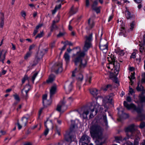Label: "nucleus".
<instances>
[{
  "label": "nucleus",
  "mask_w": 145,
  "mask_h": 145,
  "mask_svg": "<svg viewBox=\"0 0 145 145\" xmlns=\"http://www.w3.org/2000/svg\"><path fill=\"white\" fill-rule=\"evenodd\" d=\"M127 143L128 145H137L138 144L137 142H135L134 144L130 142H129Z\"/></svg>",
  "instance_id": "nucleus-48"
},
{
  "label": "nucleus",
  "mask_w": 145,
  "mask_h": 145,
  "mask_svg": "<svg viewBox=\"0 0 145 145\" xmlns=\"http://www.w3.org/2000/svg\"><path fill=\"white\" fill-rule=\"evenodd\" d=\"M57 122L60 125L61 123V121L60 120H57Z\"/></svg>",
  "instance_id": "nucleus-64"
},
{
  "label": "nucleus",
  "mask_w": 145,
  "mask_h": 145,
  "mask_svg": "<svg viewBox=\"0 0 145 145\" xmlns=\"http://www.w3.org/2000/svg\"><path fill=\"white\" fill-rule=\"evenodd\" d=\"M135 129V125L134 124L130 125L126 129L125 132L127 137V138H130L132 135Z\"/></svg>",
  "instance_id": "nucleus-7"
},
{
  "label": "nucleus",
  "mask_w": 145,
  "mask_h": 145,
  "mask_svg": "<svg viewBox=\"0 0 145 145\" xmlns=\"http://www.w3.org/2000/svg\"><path fill=\"white\" fill-rule=\"evenodd\" d=\"M31 89V86L29 84L26 85L24 89L22 90V93L25 99H27V93Z\"/></svg>",
  "instance_id": "nucleus-8"
},
{
  "label": "nucleus",
  "mask_w": 145,
  "mask_h": 145,
  "mask_svg": "<svg viewBox=\"0 0 145 145\" xmlns=\"http://www.w3.org/2000/svg\"><path fill=\"white\" fill-rule=\"evenodd\" d=\"M13 96L14 97L15 99L17 101H19L20 100V99L18 95L17 94H15L13 95Z\"/></svg>",
  "instance_id": "nucleus-40"
},
{
  "label": "nucleus",
  "mask_w": 145,
  "mask_h": 145,
  "mask_svg": "<svg viewBox=\"0 0 145 145\" xmlns=\"http://www.w3.org/2000/svg\"><path fill=\"white\" fill-rule=\"evenodd\" d=\"M83 78V76L81 74H79L77 77V78L79 81L81 82Z\"/></svg>",
  "instance_id": "nucleus-33"
},
{
  "label": "nucleus",
  "mask_w": 145,
  "mask_h": 145,
  "mask_svg": "<svg viewBox=\"0 0 145 145\" xmlns=\"http://www.w3.org/2000/svg\"><path fill=\"white\" fill-rule=\"evenodd\" d=\"M31 52H27L24 56V59H27L28 58L31 56Z\"/></svg>",
  "instance_id": "nucleus-36"
},
{
  "label": "nucleus",
  "mask_w": 145,
  "mask_h": 145,
  "mask_svg": "<svg viewBox=\"0 0 145 145\" xmlns=\"http://www.w3.org/2000/svg\"><path fill=\"white\" fill-rule=\"evenodd\" d=\"M67 137H66L65 138V139L66 140L71 142L74 140L76 138V136L75 135H73L72 136H70L69 138H67Z\"/></svg>",
  "instance_id": "nucleus-28"
},
{
  "label": "nucleus",
  "mask_w": 145,
  "mask_h": 145,
  "mask_svg": "<svg viewBox=\"0 0 145 145\" xmlns=\"http://www.w3.org/2000/svg\"><path fill=\"white\" fill-rule=\"evenodd\" d=\"M116 57L112 55L110 57L108 58L109 63L106 65L108 69L112 70L114 69V75H117L119 73L120 64L116 60Z\"/></svg>",
  "instance_id": "nucleus-4"
},
{
  "label": "nucleus",
  "mask_w": 145,
  "mask_h": 145,
  "mask_svg": "<svg viewBox=\"0 0 145 145\" xmlns=\"http://www.w3.org/2000/svg\"><path fill=\"white\" fill-rule=\"evenodd\" d=\"M129 93L131 94H132L133 93H134V91L133 89L130 86L129 87Z\"/></svg>",
  "instance_id": "nucleus-51"
},
{
  "label": "nucleus",
  "mask_w": 145,
  "mask_h": 145,
  "mask_svg": "<svg viewBox=\"0 0 145 145\" xmlns=\"http://www.w3.org/2000/svg\"><path fill=\"white\" fill-rule=\"evenodd\" d=\"M48 51L47 49H42L37 54L36 57L39 59L42 58L43 56Z\"/></svg>",
  "instance_id": "nucleus-16"
},
{
  "label": "nucleus",
  "mask_w": 145,
  "mask_h": 145,
  "mask_svg": "<svg viewBox=\"0 0 145 145\" xmlns=\"http://www.w3.org/2000/svg\"><path fill=\"white\" fill-rule=\"evenodd\" d=\"M21 14L23 17H24V18H25V17L26 16V13L25 12H22L21 13Z\"/></svg>",
  "instance_id": "nucleus-55"
},
{
  "label": "nucleus",
  "mask_w": 145,
  "mask_h": 145,
  "mask_svg": "<svg viewBox=\"0 0 145 145\" xmlns=\"http://www.w3.org/2000/svg\"><path fill=\"white\" fill-rule=\"evenodd\" d=\"M85 44L83 48V51L81 50L80 48L77 47L73 49L74 53L72 57L73 61L75 65H79L78 68H76L72 72V76L74 77L75 74L78 72H82L83 69L86 66L87 61L82 58L86 55V52L92 46L91 42L92 40V35L90 34L85 37Z\"/></svg>",
  "instance_id": "nucleus-1"
},
{
  "label": "nucleus",
  "mask_w": 145,
  "mask_h": 145,
  "mask_svg": "<svg viewBox=\"0 0 145 145\" xmlns=\"http://www.w3.org/2000/svg\"><path fill=\"white\" fill-rule=\"evenodd\" d=\"M65 34L64 33L60 32L57 35V37L58 38L64 35Z\"/></svg>",
  "instance_id": "nucleus-49"
},
{
  "label": "nucleus",
  "mask_w": 145,
  "mask_h": 145,
  "mask_svg": "<svg viewBox=\"0 0 145 145\" xmlns=\"http://www.w3.org/2000/svg\"><path fill=\"white\" fill-rule=\"evenodd\" d=\"M0 14L1 22H0V26L1 28H2L3 27L4 24V14L3 13L1 12Z\"/></svg>",
  "instance_id": "nucleus-22"
},
{
  "label": "nucleus",
  "mask_w": 145,
  "mask_h": 145,
  "mask_svg": "<svg viewBox=\"0 0 145 145\" xmlns=\"http://www.w3.org/2000/svg\"><path fill=\"white\" fill-rule=\"evenodd\" d=\"M124 24L123 23H122L121 24V27L120 29V31H121L120 33V35H123L124 37H125L126 36V35L125 34L126 32L125 30V28L124 27Z\"/></svg>",
  "instance_id": "nucleus-20"
},
{
  "label": "nucleus",
  "mask_w": 145,
  "mask_h": 145,
  "mask_svg": "<svg viewBox=\"0 0 145 145\" xmlns=\"http://www.w3.org/2000/svg\"><path fill=\"white\" fill-rule=\"evenodd\" d=\"M17 125L18 126V128L19 129H20L22 128V126L18 122L17 123Z\"/></svg>",
  "instance_id": "nucleus-60"
},
{
  "label": "nucleus",
  "mask_w": 145,
  "mask_h": 145,
  "mask_svg": "<svg viewBox=\"0 0 145 145\" xmlns=\"http://www.w3.org/2000/svg\"><path fill=\"white\" fill-rule=\"evenodd\" d=\"M35 46V45L34 44L30 45L29 48V52H31V51L34 48Z\"/></svg>",
  "instance_id": "nucleus-47"
},
{
  "label": "nucleus",
  "mask_w": 145,
  "mask_h": 145,
  "mask_svg": "<svg viewBox=\"0 0 145 145\" xmlns=\"http://www.w3.org/2000/svg\"><path fill=\"white\" fill-rule=\"evenodd\" d=\"M94 22L93 19L89 18L88 20V26L86 28L88 29H90L94 26Z\"/></svg>",
  "instance_id": "nucleus-17"
},
{
  "label": "nucleus",
  "mask_w": 145,
  "mask_h": 145,
  "mask_svg": "<svg viewBox=\"0 0 145 145\" xmlns=\"http://www.w3.org/2000/svg\"><path fill=\"white\" fill-rule=\"evenodd\" d=\"M126 15L127 19H129L131 17L130 13L129 12H126Z\"/></svg>",
  "instance_id": "nucleus-44"
},
{
  "label": "nucleus",
  "mask_w": 145,
  "mask_h": 145,
  "mask_svg": "<svg viewBox=\"0 0 145 145\" xmlns=\"http://www.w3.org/2000/svg\"><path fill=\"white\" fill-rule=\"evenodd\" d=\"M97 1H95L92 5V7H96L97 4Z\"/></svg>",
  "instance_id": "nucleus-57"
},
{
  "label": "nucleus",
  "mask_w": 145,
  "mask_h": 145,
  "mask_svg": "<svg viewBox=\"0 0 145 145\" xmlns=\"http://www.w3.org/2000/svg\"><path fill=\"white\" fill-rule=\"evenodd\" d=\"M128 78L129 79L130 82V83L131 85H132L133 84V82L132 81V80L134 79H135V77L134 76V73H131V74L130 76H128Z\"/></svg>",
  "instance_id": "nucleus-29"
},
{
  "label": "nucleus",
  "mask_w": 145,
  "mask_h": 145,
  "mask_svg": "<svg viewBox=\"0 0 145 145\" xmlns=\"http://www.w3.org/2000/svg\"><path fill=\"white\" fill-rule=\"evenodd\" d=\"M90 139V138L88 136L85 134L84 135L81 137L80 140V144H87L89 142Z\"/></svg>",
  "instance_id": "nucleus-11"
},
{
  "label": "nucleus",
  "mask_w": 145,
  "mask_h": 145,
  "mask_svg": "<svg viewBox=\"0 0 145 145\" xmlns=\"http://www.w3.org/2000/svg\"><path fill=\"white\" fill-rule=\"evenodd\" d=\"M7 53V51L6 50L0 48V62L4 63V61L5 59V56Z\"/></svg>",
  "instance_id": "nucleus-12"
},
{
  "label": "nucleus",
  "mask_w": 145,
  "mask_h": 145,
  "mask_svg": "<svg viewBox=\"0 0 145 145\" xmlns=\"http://www.w3.org/2000/svg\"><path fill=\"white\" fill-rule=\"evenodd\" d=\"M55 42V41H54L53 42H52L50 46L52 48H53L54 46Z\"/></svg>",
  "instance_id": "nucleus-61"
},
{
  "label": "nucleus",
  "mask_w": 145,
  "mask_h": 145,
  "mask_svg": "<svg viewBox=\"0 0 145 145\" xmlns=\"http://www.w3.org/2000/svg\"><path fill=\"white\" fill-rule=\"evenodd\" d=\"M29 6L30 7L32 8V9H33L34 8H35V6L33 4H29Z\"/></svg>",
  "instance_id": "nucleus-59"
},
{
  "label": "nucleus",
  "mask_w": 145,
  "mask_h": 145,
  "mask_svg": "<svg viewBox=\"0 0 145 145\" xmlns=\"http://www.w3.org/2000/svg\"><path fill=\"white\" fill-rule=\"evenodd\" d=\"M59 21V20L57 21L54 20L53 21L52 24V27L53 28H54L55 27H56V26L55 25V24Z\"/></svg>",
  "instance_id": "nucleus-45"
},
{
  "label": "nucleus",
  "mask_w": 145,
  "mask_h": 145,
  "mask_svg": "<svg viewBox=\"0 0 145 145\" xmlns=\"http://www.w3.org/2000/svg\"><path fill=\"white\" fill-rule=\"evenodd\" d=\"M145 126V123L144 122H142L141 123L139 126V127L141 129L143 128Z\"/></svg>",
  "instance_id": "nucleus-46"
},
{
  "label": "nucleus",
  "mask_w": 145,
  "mask_h": 145,
  "mask_svg": "<svg viewBox=\"0 0 145 145\" xmlns=\"http://www.w3.org/2000/svg\"><path fill=\"white\" fill-rule=\"evenodd\" d=\"M77 11V10L74 9L73 7H72L70 10V13L71 14H72L75 13Z\"/></svg>",
  "instance_id": "nucleus-35"
},
{
  "label": "nucleus",
  "mask_w": 145,
  "mask_h": 145,
  "mask_svg": "<svg viewBox=\"0 0 145 145\" xmlns=\"http://www.w3.org/2000/svg\"><path fill=\"white\" fill-rule=\"evenodd\" d=\"M136 89L138 91H142V92L144 93L145 92V90L144 89L143 87L140 85V86L139 82L138 83V86Z\"/></svg>",
  "instance_id": "nucleus-27"
},
{
  "label": "nucleus",
  "mask_w": 145,
  "mask_h": 145,
  "mask_svg": "<svg viewBox=\"0 0 145 145\" xmlns=\"http://www.w3.org/2000/svg\"><path fill=\"white\" fill-rule=\"evenodd\" d=\"M55 132L56 134H57L59 135H60V128L57 126H56V127Z\"/></svg>",
  "instance_id": "nucleus-30"
},
{
  "label": "nucleus",
  "mask_w": 145,
  "mask_h": 145,
  "mask_svg": "<svg viewBox=\"0 0 145 145\" xmlns=\"http://www.w3.org/2000/svg\"><path fill=\"white\" fill-rule=\"evenodd\" d=\"M107 42L105 40H101L99 45V48L104 53H106L108 50Z\"/></svg>",
  "instance_id": "nucleus-6"
},
{
  "label": "nucleus",
  "mask_w": 145,
  "mask_h": 145,
  "mask_svg": "<svg viewBox=\"0 0 145 145\" xmlns=\"http://www.w3.org/2000/svg\"><path fill=\"white\" fill-rule=\"evenodd\" d=\"M49 124L51 126V129H53V125L52 122V121L50 120H47V121L44 122V126L46 128L43 133V135L45 136H46L48 134L49 132V129L47 128L48 125L46 123Z\"/></svg>",
  "instance_id": "nucleus-9"
},
{
  "label": "nucleus",
  "mask_w": 145,
  "mask_h": 145,
  "mask_svg": "<svg viewBox=\"0 0 145 145\" xmlns=\"http://www.w3.org/2000/svg\"><path fill=\"white\" fill-rule=\"evenodd\" d=\"M114 52L121 56H123L125 53L124 51L121 50L119 48H118L116 49L115 50Z\"/></svg>",
  "instance_id": "nucleus-21"
},
{
  "label": "nucleus",
  "mask_w": 145,
  "mask_h": 145,
  "mask_svg": "<svg viewBox=\"0 0 145 145\" xmlns=\"http://www.w3.org/2000/svg\"><path fill=\"white\" fill-rule=\"evenodd\" d=\"M57 91V86L54 85L52 86L50 89V97L51 99Z\"/></svg>",
  "instance_id": "nucleus-15"
},
{
  "label": "nucleus",
  "mask_w": 145,
  "mask_h": 145,
  "mask_svg": "<svg viewBox=\"0 0 145 145\" xmlns=\"http://www.w3.org/2000/svg\"><path fill=\"white\" fill-rule=\"evenodd\" d=\"M137 3H140L142 2V0H134Z\"/></svg>",
  "instance_id": "nucleus-62"
},
{
  "label": "nucleus",
  "mask_w": 145,
  "mask_h": 145,
  "mask_svg": "<svg viewBox=\"0 0 145 145\" xmlns=\"http://www.w3.org/2000/svg\"><path fill=\"white\" fill-rule=\"evenodd\" d=\"M89 5V0H86V5L87 7H88Z\"/></svg>",
  "instance_id": "nucleus-53"
},
{
  "label": "nucleus",
  "mask_w": 145,
  "mask_h": 145,
  "mask_svg": "<svg viewBox=\"0 0 145 145\" xmlns=\"http://www.w3.org/2000/svg\"><path fill=\"white\" fill-rule=\"evenodd\" d=\"M42 25H43V24H40L36 26V29H38Z\"/></svg>",
  "instance_id": "nucleus-56"
},
{
  "label": "nucleus",
  "mask_w": 145,
  "mask_h": 145,
  "mask_svg": "<svg viewBox=\"0 0 145 145\" xmlns=\"http://www.w3.org/2000/svg\"><path fill=\"white\" fill-rule=\"evenodd\" d=\"M95 125H93L90 129V133L92 137L96 138L98 139H101L103 138V129L100 125V124L95 119Z\"/></svg>",
  "instance_id": "nucleus-2"
},
{
  "label": "nucleus",
  "mask_w": 145,
  "mask_h": 145,
  "mask_svg": "<svg viewBox=\"0 0 145 145\" xmlns=\"http://www.w3.org/2000/svg\"><path fill=\"white\" fill-rule=\"evenodd\" d=\"M67 108L65 105V103L62 102L60 103L57 106L56 110L60 113H63Z\"/></svg>",
  "instance_id": "nucleus-10"
},
{
  "label": "nucleus",
  "mask_w": 145,
  "mask_h": 145,
  "mask_svg": "<svg viewBox=\"0 0 145 145\" xmlns=\"http://www.w3.org/2000/svg\"><path fill=\"white\" fill-rule=\"evenodd\" d=\"M68 100L69 101H73V99L71 97H70L68 98Z\"/></svg>",
  "instance_id": "nucleus-63"
},
{
  "label": "nucleus",
  "mask_w": 145,
  "mask_h": 145,
  "mask_svg": "<svg viewBox=\"0 0 145 145\" xmlns=\"http://www.w3.org/2000/svg\"><path fill=\"white\" fill-rule=\"evenodd\" d=\"M103 119L105 125L107 126L108 124V123L106 120V116H103Z\"/></svg>",
  "instance_id": "nucleus-41"
},
{
  "label": "nucleus",
  "mask_w": 145,
  "mask_h": 145,
  "mask_svg": "<svg viewBox=\"0 0 145 145\" xmlns=\"http://www.w3.org/2000/svg\"><path fill=\"white\" fill-rule=\"evenodd\" d=\"M6 133V132L5 131L1 130L0 131V137L2 135H5Z\"/></svg>",
  "instance_id": "nucleus-50"
},
{
  "label": "nucleus",
  "mask_w": 145,
  "mask_h": 145,
  "mask_svg": "<svg viewBox=\"0 0 145 145\" xmlns=\"http://www.w3.org/2000/svg\"><path fill=\"white\" fill-rule=\"evenodd\" d=\"M111 87V85L110 84L107 85L106 86H105L103 87L102 88V89L104 91H106L107 89L110 88Z\"/></svg>",
  "instance_id": "nucleus-31"
},
{
  "label": "nucleus",
  "mask_w": 145,
  "mask_h": 145,
  "mask_svg": "<svg viewBox=\"0 0 145 145\" xmlns=\"http://www.w3.org/2000/svg\"><path fill=\"white\" fill-rule=\"evenodd\" d=\"M91 77L90 76H88L87 77L86 79V82H88L90 84L91 82Z\"/></svg>",
  "instance_id": "nucleus-42"
},
{
  "label": "nucleus",
  "mask_w": 145,
  "mask_h": 145,
  "mask_svg": "<svg viewBox=\"0 0 145 145\" xmlns=\"http://www.w3.org/2000/svg\"><path fill=\"white\" fill-rule=\"evenodd\" d=\"M135 22L134 21L132 22L131 23H130V30L131 31H132L133 29L134 28L135 25Z\"/></svg>",
  "instance_id": "nucleus-34"
},
{
  "label": "nucleus",
  "mask_w": 145,
  "mask_h": 145,
  "mask_svg": "<svg viewBox=\"0 0 145 145\" xmlns=\"http://www.w3.org/2000/svg\"><path fill=\"white\" fill-rule=\"evenodd\" d=\"M55 76L53 74H52L49 77L48 79L47 80V82L48 83H51L54 80Z\"/></svg>",
  "instance_id": "nucleus-25"
},
{
  "label": "nucleus",
  "mask_w": 145,
  "mask_h": 145,
  "mask_svg": "<svg viewBox=\"0 0 145 145\" xmlns=\"http://www.w3.org/2000/svg\"><path fill=\"white\" fill-rule=\"evenodd\" d=\"M44 35V33L43 31L40 32V33L38 34V35L35 38L36 39L37 38H40L42 37Z\"/></svg>",
  "instance_id": "nucleus-38"
},
{
  "label": "nucleus",
  "mask_w": 145,
  "mask_h": 145,
  "mask_svg": "<svg viewBox=\"0 0 145 145\" xmlns=\"http://www.w3.org/2000/svg\"><path fill=\"white\" fill-rule=\"evenodd\" d=\"M126 100L128 102H130L131 99L130 97L128 96L127 97Z\"/></svg>",
  "instance_id": "nucleus-58"
},
{
  "label": "nucleus",
  "mask_w": 145,
  "mask_h": 145,
  "mask_svg": "<svg viewBox=\"0 0 145 145\" xmlns=\"http://www.w3.org/2000/svg\"><path fill=\"white\" fill-rule=\"evenodd\" d=\"M139 99L141 102H143L145 101V97L142 95H140L139 96Z\"/></svg>",
  "instance_id": "nucleus-37"
},
{
  "label": "nucleus",
  "mask_w": 145,
  "mask_h": 145,
  "mask_svg": "<svg viewBox=\"0 0 145 145\" xmlns=\"http://www.w3.org/2000/svg\"><path fill=\"white\" fill-rule=\"evenodd\" d=\"M28 118L25 117H23L22 119L21 124L23 126H25L27 122Z\"/></svg>",
  "instance_id": "nucleus-24"
},
{
  "label": "nucleus",
  "mask_w": 145,
  "mask_h": 145,
  "mask_svg": "<svg viewBox=\"0 0 145 145\" xmlns=\"http://www.w3.org/2000/svg\"><path fill=\"white\" fill-rule=\"evenodd\" d=\"M47 95L45 94L42 97V103L44 106H47L50 105L51 103L50 100L48 101L46 99Z\"/></svg>",
  "instance_id": "nucleus-18"
},
{
  "label": "nucleus",
  "mask_w": 145,
  "mask_h": 145,
  "mask_svg": "<svg viewBox=\"0 0 145 145\" xmlns=\"http://www.w3.org/2000/svg\"><path fill=\"white\" fill-rule=\"evenodd\" d=\"M101 109V107L99 104L97 103L95 104V106L94 108L92 109L91 110L89 108H83L79 112V114L80 116L82 117L83 118H86L87 117V115L88 114L90 111H91L90 114L89 115L90 118H92L93 116V114L92 112L95 110V114L94 115H95L98 111H99Z\"/></svg>",
  "instance_id": "nucleus-3"
},
{
  "label": "nucleus",
  "mask_w": 145,
  "mask_h": 145,
  "mask_svg": "<svg viewBox=\"0 0 145 145\" xmlns=\"http://www.w3.org/2000/svg\"><path fill=\"white\" fill-rule=\"evenodd\" d=\"M90 91L91 93L93 96H96L99 92V91L95 88L91 89Z\"/></svg>",
  "instance_id": "nucleus-23"
},
{
  "label": "nucleus",
  "mask_w": 145,
  "mask_h": 145,
  "mask_svg": "<svg viewBox=\"0 0 145 145\" xmlns=\"http://www.w3.org/2000/svg\"><path fill=\"white\" fill-rule=\"evenodd\" d=\"M58 9L57 7L56 6L55 7L54 9L52 11V14H55L57 10Z\"/></svg>",
  "instance_id": "nucleus-52"
},
{
  "label": "nucleus",
  "mask_w": 145,
  "mask_h": 145,
  "mask_svg": "<svg viewBox=\"0 0 145 145\" xmlns=\"http://www.w3.org/2000/svg\"><path fill=\"white\" fill-rule=\"evenodd\" d=\"M62 64L61 62L59 63L56 65L55 67V70L58 72H61L63 70L62 67Z\"/></svg>",
  "instance_id": "nucleus-19"
},
{
  "label": "nucleus",
  "mask_w": 145,
  "mask_h": 145,
  "mask_svg": "<svg viewBox=\"0 0 145 145\" xmlns=\"http://www.w3.org/2000/svg\"><path fill=\"white\" fill-rule=\"evenodd\" d=\"M64 88L67 93H69L72 89V82H67L65 85Z\"/></svg>",
  "instance_id": "nucleus-13"
},
{
  "label": "nucleus",
  "mask_w": 145,
  "mask_h": 145,
  "mask_svg": "<svg viewBox=\"0 0 145 145\" xmlns=\"http://www.w3.org/2000/svg\"><path fill=\"white\" fill-rule=\"evenodd\" d=\"M64 57L66 62L67 63H68L70 60V56L69 54L65 52L64 54Z\"/></svg>",
  "instance_id": "nucleus-26"
},
{
  "label": "nucleus",
  "mask_w": 145,
  "mask_h": 145,
  "mask_svg": "<svg viewBox=\"0 0 145 145\" xmlns=\"http://www.w3.org/2000/svg\"><path fill=\"white\" fill-rule=\"evenodd\" d=\"M92 8L95 10L97 13H99L100 12V7H92Z\"/></svg>",
  "instance_id": "nucleus-32"
},
{
  "label": "nucleus",
  "mask_w": 145,
  "mask_h": 145,
  "mask_svg": "<svg viewBox=\"0 0 145 145\" xmlns=\"http://www.w3.org/2000/svg\"><path fill=\"white\" fill-rule=\"evenodd\" d=\"M136 53L135 52H134L132 53L131 55L130 56L131 58H135V57Z\"/></svg>",
  "instance_id": "nucleus-54"
},
{
  "label": "nucleus",
  "mask_w": 145,
  "mask_h": 145,
  "mask_svg": "<svg viewBox=\"0 0 145 145\" xmlns=\"http://www.w3.org/2000/svg\"><path fill=\"white\" fill-rule=\"evenodd\" d=\"M27 79L28 77L27 76V75H25L22 80V84H24L25 82V81L27 80Z\"/></svg>",
  "instance_id": "nucleus-43"
},
{
  "label": "nucleus",
  "mask_w": 145,
  "mask_h": 145,
  "mask_svg": "<svg viewBox=\"0 0 145 145\" xmlns=\"http://www.w3.org/2000/svg\"><path fill=\"white\" fill-rule=\"evenodd\" d=\"M123 104L124 106L126 107L127 109H133L136 111L138 113L141 112L142 110V106L140 107L138 106L137 108L134 104H131L130 105H129L125 101H124Z\"/></svg>",
  "instance_id": "nucleus-5"
},
{
  "label": "nucleus",
  "mask_w": 145,
  "mask_h": 145,
  "mask_svg": "<svg viewBox=\"0 0 145 145\" xmlns=\"http://www.w3.org/2000/svg\"><path fill=\"white\" fill-rule=\"evenodd\" d=\"M38 74V73L37 72H35V73L33 75V76L32 79L33 82V83L35 78L37 76V74Z\"/></svg>",
  "instance_id": "nucleus-39"
},
{
  "label": "nucleus",
  "mask_w": 145,
  "mask_h": 145,
  "mask_svg": "<svg viewBox=\"0 0 145 145\" xmlns=\"http://www.w3.org/2000/svg\"><path fill=\"white\" fill-rule=\"evenodd\" d=\"M114 96V95L113 94L111 93L106 96L105 98L103 99V102L106 103H111L112 99V97Z\"/></svg>",
  "instance_id": "nucleus-14"
}]
</instances>
